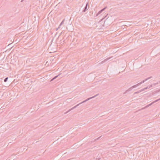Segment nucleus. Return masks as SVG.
I'll return each instance as SVG.
<instances>
[{"instance_id": "f257e3e1", "label": "nucleus", "mask_w": 160, "mask_h": 160, "mask_svg": "<svg viewBox=\"0 0 160 160\" xmlns=\"http://www.w3.org/2000/svg\"><path fill=\"white\" fill-rule=\"evenodd\" d=\"M98 94H96V95L94 96H93L92 97H91L90 98H89L87 99H86V100H85L84 101H83V102H81L77 104L75 106H74V107H72V108H71V110H73V109H74V108H76L79 105L84 103V102H87V101L90 100V99H91L92 98H95V97H96V96H97L98 95Z\"/></svg>"}, {"instance_id": "f03ea898", "label": "nucleus", "mask_w": 160, "mask_h": 160, "mask_svg": "<svg viewBox=\"0 0 160 160\" xmlns=\"http://www.w3.org/2000/svg\"><path fill=\"white\" fill-rule=\"evenodd\" d=\"M159 100H160V98L157 100H156L155 101H153V102H151V103H150V104H148V105H147L145 107H144V108H142L141 109H139V111H140V110H143L148 107H149V106H150L151 105H152L153 103L158 101H159Z\"/></svg>"}, {"instance_id": "7ed1b4c3", "label": "nucleus", "mask_w": 160, "mask_h": 160, "mask_svg": "<svg viewBox=\"0 0 160 160\" xmlns=\"http://www.w3.org/2000/svg\"><path fill=\"white\" fill-rule=\"evenodd\" d=\"M152 77V76L150 77L146 78L145 80H143L142 82H139V83L137 84L136 85H137V86H138L140 85L142 83L144 82L145 81H147L148 80V79L151 78Z\"/></svg>"}, {"instance_id": "20e7f679", "label": "nucleus", "mask_w": 160, "mask_h": 160, "mask_svg": "<svg viewBox=\"0 0 160 160\" xmlns=\"http://www.w3.org/2000/svg\"><path fill=\"white\" fill-rule=\"evenodd\" d=\"M88 3L86 2L85 4H83L81 6V8H82L83 10H87L88 8Z\"/></svg>"}, {"instance_id": "39448f33", "label": "nucleus", "mask_w": 160, "mask_h": 160, "mask_svg": "<svg viewBox=\"0 0 160 160\" xmlns=\"http://www.w3.org/2000/svg\"><path fill=\"white\" fill-rule=\"evenodd\" d=\"M138 86H137L136 84L132 86V87L129 88L127 90H126V91L124 93H125L128 92H129L132 90L133 88H136Z\"/></svg>"}, {"instance_id": "423d86ee", "label": "nucleus", "mask_w": 160, "mask_h": 160, "mask_svg": "<svg viewBox=\"0 0 160 160\" xmlns=\"http://www.w3.org/2000/svg\"><path fill=\"white\" fill-rule=\"evenodd\" d=\"M65 19H64L62 20V22H61V23L60 24V25H59V27H58V28L56 29V30H57H57H58V28H60V27L62 25V24H63V23H64V21L65 20Z\"/></svg>"}, {"instance_id": "0eeeda50", "label": "nucleus", "mask_w": 160, "mask_h": 160, "mask_svg": "<svg viewBox=\"0 0 160 160\" xmlns=\"http://www.w3.org/2000/svg\"><path fill=\"white\" fill-rule=\"evenodd\" d=\"M152 87V84H151V85H149L146 88H144V90H145L149 88Z\"/></svg>"}, {"instance_id": "6e6552de", "label": "nucleus", "mask_w": 160, "mask_h": 160, "mask_svg": "<svg viewBox=\"0 0 160 160\" xmlns=\"http://www.w3.org/2000/svg\"><path fill=\"white\" fill-rule=\"evenodd\" d=\"M102 11H99L98 12V13L96 14V15H95V16L96 17V16H98L99 14H100Z\"/></svg>"}, {"instance_id": "1a4fd4ad", "label": "nucleus", "mask_w": 160, "mask_h": 160, "mask_svg": "<svg viewBox=\"0 0 160 160\" xmlns=\"http://www.w3.org/2000/svg\"><path fill=\"white\" fill-rule=\"evenodd\" d=\"M59 76V75H57L54 78H53L51 80V81H52L54 79H56L57 78L58 76Z\"/></svg>"}, {"instance_id": "9d476101", "label": "nucleus", "mask_w": 160, "mask_h": 160, "mask_svg": "<svg viewBox=\"0 0 160 160\" xmlns=\"http://www.w3.org/2000/svg\"><path fill=\"white\" fill-rule=\"evenodd\" d=\"M144 90H145L143 88H142V89H141L140 90H139V91H138V93H140L143 91H144Z\"/></svg>"}, {"instance_id": "9b49d317", "label": "nucleus", "mask_w": 160, "mask_h": 160, "mask_svg": "<svg viewBox=\"0 0 160 160\" xmlns=\"http://www.w3.org/2000/svg\"><path fill=\"white\" fill-rule=\"evenodd\" d=\"M112 58V57H110L109 58H107V59H106L104 60L103 61V62H105L107 61L108 60H109V59H110V58Z\"/></svg>"}, {"instance_id": "f8f14e48", "label": "nucleus", "mask_w": 160, "mask_h": 160, "mask_svg": "<svg viewBox=\"0 0 160 160\" xmlns=\"http://www.w3.org/2000/svg\"><path fill=\"white\" fill-rule=\"evenodd\" d=\"M156 85H157L156 83H153V84H152V87H154V86H155Z\"/></svg>"}, {"instance_id": "ddd939ff", "label": "nucleus", "mask_w": 160, "mask_h": 160, "mask_svg": "<svg viewBox=\"0 0 160 160\" xmlns=\"http://www.w3.org/2000/svg\"><path fill=\"white\" fill-rule=\"evenodd\" d=\"M8 79V77L6 78L4 80V82H6L7 81Z\"/></svg>"}, {"instance_id": "4468645a", "label": "nucleus", "mask_w": 160, "mask_h": 160, "mask_svg": "<svg viewBox=\"0 0 160 160\" xmlns=\"http://www.w3.org/2000/svg\"><path fill=\"white\" fill-rule=\"evenodd\" d=\"M71 110H71V109H70L67 112H65V114H66L67 113H68V112H70V111H71Z\"/></svg>"}, {"instance_id": "2eb2a0df", "label": "nucleus", "mask_w": 160, "mask_h": 160, "mask_svg": "<svg viewBox=\"0 0 160 160\" xmlns=\"http://www.w3.org/2000/svg\"><path fill=\"white\" fill-rule=\"evenodd\" d=\"M155 83H156L157 85L158 84L160 83V81H158L157 82H156Z\"/></svg>"}, {"instance_id": "dca6fc26", "label": "nucleus", "mask_w": 160, "mask_h": 160, "mask_svg": "<svg viewBox=\"0 0 160 160\" xmlns=\"http://www.w3.org/2000/svg\"><path fill=\"white\" fill-rule=\"evenodd\" d=\"M106 8H107V7H104V8L102 9L101 10H105V9H106Z\"/></svg>"}, {"instance_id": "f3484780", "label": "nucleus", "mask_w": 160, "mask_h": 160, "mask_svg": "<svg viewBox=\"0 0 160 160\" xmlns=\"http://www.w3.org/2000/svg\"><path fill=\"white\" fill-rule=\"evenodd\" d=\"M138 91L135 92L134 93V94H138Z\"/></svg>"}, {"instance_id": "a211bd4d", "label": "nucleus", "mask_w": 160, "mask_h": 160, "mask_svg": "<svg viewBox=\"0 0 160 160\" xmlns=\"http://www.w3.org/2000/svg\"><path fill=\"white\" fill-rule=\"evenodd\" d=\"M101 137V136H100V137H99L97 139V140H98V139H99V138H100Z\"/></svg>"}, {"instance_id": "6ab92c4d", "label": "nucleus", "mask_w": 160, "mask_h": 160, "mask_svg": "<svg viewBox=\"0 0 160 160\" xmlns=\"http://www.w3.org/2000/svg\"><path fill=\"white\" fill-rule=\"evenodd\" d=\"M24 1V0H21V2H22Z\"/></svg>"}, {"instance_id": "aec40b11", "label": "nucleus", "mask_w": 160, "mask_h": 160, "mask_svg": "<svg viewBox=\"0 0 160 160\" xmlns=\"http://www.w3.org/2000/svg\"><path fill=\"white\" fill-rule=\"evenodd\" d=\"M160 89H159V90H158V92H160Z\"/></svg>"}, {"instance_id": "412c9836", "label": "nucleus", "mask_w": 160, "mask_h": 160, "mask_svg": "<svg viewBox=\"0 0 160 160\" xmlns=\"http://www.w3.org/2000/svg\"><path fill=\"white\" fill-rule=\"evenodd\" d=\"M85 11H85V10L83 11V12H85Z\"/></svg>"}, {"instance_id": "4be33fe9", "label": "nucleus", "mask_w": 160, "mask_h": 160, "mask_svg": "<svg viewBox=\"0 0 160 160\" xmlns=\"http://www.w3.org/2000/svg\"><path fill=\"white\" fill-rule=\"evenodd\" d=\"M24 1H25V2H26V0H25Z\"/></svg>"}]
</instances>
